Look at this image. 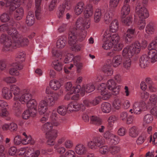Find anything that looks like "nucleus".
Wrapping results in <instances>:
<instances>
[{"instance_id": "obj_1", "label": "nucleus", "mask_w": 157, "mask_h": 157, "mask_svg": "<svg viewBox=\"0 0 157 157\" xmlns=\"http://www.w3.org/2000/svg\"><path fill=\"white\" fill-rule=\"evenodd\" d=\"M140 45L137 42L130 45L129 47L124 48L122 51V55L125 56L123 59V66L127 69L129 68L131 65V60L130 58L135 54H138L140 51Z\"/></svg>"}, {"instance_id": "obj_2", "label": "nucleus", "mask_w": 157, "mask_h": 157, "mask_svg": "<svg viewBox=\"0 0 157 157\" xmlns=\"http://www.w3.org/2000/svg\"><path fill=\"white\" fill-rule=\"evenodd\" d=\"M83 25V20L82 18L77 19L76 22L75 27L71 29L69 32V43L71 44H74L76 40V36L81 35L82 33V30H84Z\"/></svg>"}, {"instance_id": "obj_3", "label": "nucleus", "mask_w": 157, "mask_h": 157, "mask_svg": "<svg viewBox=\"0 0 157 157\" xmlns=\"http://www.w3.org/2000/svg\"><path fill=\"white\" fill-rule=\"evenodd\" d=\"M52 123L48 122L43 125L41 128L42 130L45 132L46 134L49 135L47 144L50 146H53L55 144L54 140L57 136V131L55 129L52 130Z\"/></svg>"}, {"instance_id": "obj_4", "label": "nucleus", "mask_w": 157, "mask_h": 157, "mask_svg": "<svg viewBox=\"0 0 157 157\" xmlns=\"http://www.w3.org/2000/svg\"><path fill=\"white\" fill-rule=\"evenodd\" d=\"M135 11L136 14L140 18L146 19L149 17V14L148 10L144 6H142L140 2L136 3Z\"/></svg>"}, {"instance_id": "obj_5", "label": "nucleus", "mask_w": 157, "mask_h": 157, "mask_svg": "<svg viewBox=\"0 0 157 157\" xmlns=\"http://www.w3.org/2000/svg\"><path fill=\"white\" fill-rule=\"evenodd\" d=\"M88 147L91 149L95 150L98 149L103 145V142L102 138L99 137H94L92 141L88 143Z\"/></svg>"}, {"instance_id": "obj_6", "label": "nucleus", "mask_w": 157, "mask_h": 157, "mask_svg": "<svg viewBox=\"0 0 157 157\" xmlns=\"http://www.w3.org/2000/svg\"><path fill=\"white\" fill-rule=\"evenodd\" d=\"M135 28H131L128 29L126 32L124 34V37L126 43H130L132 41L135 33Z\"/></svg>"}, {"instance_id": "obj_7", "label": "nucleus", "mask_w": 157, "mask_h": 157, "mask_svg": "<svg viewBox=\"0 0 157 157\" xmlns=\"http://www.w3.org/2000/svg\"><path fill=\"white\" fill-rule=\"evenodd\" d=\"M13 67L10 68L9 70L10 74L12 75L17 76L19 75V72L17 70H21L23 69V66L18 63H13L12 64Z\"/></svg>"}, {"instance_id": "obj_8", "label": "nucleus", "mask_w": 157, "mask_h": 157, "mask_svg": "<svg viewBox=\"0 0 157 157\" xmlns=\"http://www.w3.org/2000/svg\"><path fill=\"white\" fill-rule=\"evenodd\" d=\"M86 35L84 34H81V35H78V36H76V40L75 41V43L74 44H70L69 43V39H68V43L69 44L72 46L71 48V49L73 51H79L80 50V47L78 45H76L75 43L76 42L78 41L81 42L86 37ZM69 39V38H68Z\"/></svg>"}, {"instance_id": "obj_9", "label": "nucleus", "mask_w": 157, "mask_h": 157, "mask_svg": "<svg viewBox=\"0 0 157 157\" xmlns=\"http://www.w3.org/2000/svg\"><path fill=\"white\" fill-rule=\"evenodd\" d=\"M27 104V106L28 108V109L32 112V115H36L37 113L36 108L37 103L36 101L34 99L28 101Z\"/></svg>"}, {"instance_id": "obj_10", "label": "nucleus", "mask_w": 157, "mask_h": 157, "mask_svg": "<svg viewBox=\"0 0 157 157\" xmlns=\"http://www.w3.org/2000/svg\"><path fill=\"white\" fill-rule=\"evenodd\" d=\"M10 90L14 95V101L18 100L21 95V90L20 88L15 85L10 86Z\"/></svg>"}, {"instance_id": "obj_11", "label": "nucleus", "mask_w": 157, "mask_h": 157, "mask_svg": "<svg viewBox=\"0 0 157 157\" xmlns=\"http://www.w3.org/2000/svg\"><path fill=\"white\" fill-rule=\"evenodd\" d=\"M43 104L50 107L53 106L55 104L54 98L50 95H46L44 97V100L41 101Z\"/></svg>"}, {"instance_id": "obj_12", "label": "nucleus", "mask_w": 157, "mask_h": 157, "mask_svg": "<svg viewBox=\"0 0 157 157\" xmlns=\"http://www.w3.org/2000/svg\"><path fill=\"white\" fill-rule=\"evenodd\" d=\"M149 58L146 55H144L141 56L139 61L140 65L143 68H145L147 67L149 63Z\"/></svg>"}, {"instance_id": "obj_13", "label": "nucleus", "mask_w": 157, "mask_h": 157, "mask_svg": "<svg viewBox=\"0 0 157 157\" xmlns=\"http://www.w3.org/2000/svg\"><path fill=\"white\" fill-rule=\"evenodd\" d=\"M85 6L84 2L80 1L76 4L75 8V12L77 15L80 14L85 9Z\"/></svg>"}, {"instance_id": "obj_14", "label": "nucleus", "mask_w": 157, "mask_h": 157, "mask_svg": "<svg viewBox=\"0 0 157 157\" xmlns=\"http://www.w3.org/2000/svg\"><path fill=\"white\" fill-rule=\"evenodd\" d=\"M75 150L76 153L79 155H85L87 151V148L82 144H79L77 145Z\"/></svg>"}, {"instance_id": "obj_15", "label": "nucleus", "mask_w": 157, "mask_h": 157, "mask_svg": "<svg viewBox=\"0 0 157 157\" xmlns=\"http://www.w3.org/2000/svg\"><path fill=\"white\" fill-rule=\"evenodd\" d=\"M35 18L33 12L29 11L26 17V23L28 26H31L34 23Z\"/></svg>"}, {"instance_id": "obj_16", "label": "nucleus", "mask_w": 157, "mask_h": 157, "mask_svg": "<svg viewBox=\"0 0 157 157\" xmlns=\"http://www.w3.org/2000/svg\"><path fill=\"white\" fill-rule=\"evenodd\" d=\"M67 41V37L65 36L60 37L56 42V47L59 48H62L66 45Z\"/></svg>"}, {"instance_id": "obj_17", "label": "nucleus", "mask_w": 157, "mask_h": 157, "mask_svg": "<svg viewBox=\"0 0 157 157\" xmlns=\"http://www.w3.org/2000/svg\"><path fill=\"white\" fill-rule=\"evenodd\" d=\"M105 10L103 8L101 9H97L94 14V19L95 22L98 23L100 20L102 13L104 12Z\"/></svg>"}, {"instance_id": "obj_18", "label": "nucleus", "mask_w": 157, "mask_h": 157, "mask_svg": "<svg viewBox=\"0 0 157 157\" xmlns=\"http://www.w3.org/2000/svg\"><path fill=\"white\" fill-rule=\"evenodd\" d=\"M32 95L29 93H25L21 96L19 99L20 102L22 104H24L25 103H27L28 101L31 100Z\"/></svg>"}, {"instance_id": "obj_19", "label": "nucleus", "mask_w": 157, "mask_h": 157, "mask_svg": "<svg viewBox=\"0 0 157 157\" xmlns=\"http://www.w3.org/2000/svg\"><path fill=\"white\" fill-rule=\"evenodd\" d=\"M24 10L23 8L20 7L17 9L14 14V19L17 20H21L23 17Z\"/></svg>"}, {"instance_id": "obj_20", "label": "nucleus", "mask_w": 157, "mask_h": 157, "mask_svg": "<svg viewBox=\"0 0 157 157\" xmlns=\"http://www.w3.org/2000/svg\"><path fill=\"white\" fill-rule=\"evenodd\" d=\"M2 94L4 98L6 99H10L12 97V92L9 89L6 88L4 87L2 90Z\"/></svg>"}, {"instance_id": "obj_21", "label": "nucleus", "mask_w": 157, "mask_h": 157, "mask_svg": "<svg viewBox=\"0 0 157 157\" xmlns=\"http://www.w3.org/2000/svg\"><path fill=\"white\" fill-rule=\"evenodd\" d=\"M130 11V7L129 5H123L121 10V17L124 18L128 15Z\"/></svg>"}, {"instance_id": "obj_22", "label": "nucleus", "mask_w": 157, "mask_h": 157, "mask_svg": "<svg viewBox=\"0 0 157 157\" xmlns=\"http://www.w3.org/2000/svg\"><path fill=\"white\" fill-rule=\"evenodd\" d=\"M52 67L57 71H60L63 69V64L59 59L55 60L52 62Z\"/></svg>"}, {"instance_id": "obj_23", "label": "nucleus", "mask_w": 157, "mask_h": 157, "mask_svg": "<svg viewBox=\"0 0 157 157\" xmlns=\"http://www.w3.org/2000/svg\"><path fill=\"white\" fill-rule=\"evenodd\" d=\"M101 108L102 111L106 113H109L111 110V105L108 102L103 103L101 105Z\"/></svg>"}, {"instance_id": "obj_24", "label": "nucleus", "mask_w": 157, "mask_h": 157, "mask_svg": "<svg viewBox=\"0 0 157 157\" xmlns=\"http://www.w3.org/2000/svg\"><path fill=\"white\" fill-rule=\"evenodd\" d=\"M8 34L11 35L12 37L16 38H19L20 35L18 33L17 30L11 26L10 29L8 32Z\"/></svg>"}, {"instance_id": "obj_25", "label": "nucleus", "mask_w": 157, "mask_h": 157, "mask_svg": "<svg viewBox=\"0 0 157 157\" xmlns=\"http://www.w3.org/2000/svg\"><path fill=\"white\" fill-rule=\"evenodd\" d=\"M118 21L116 19L113 20L110 25V31L112 33L116 32L118 29Z\"/></svg>"}, {"instance_id": "obj_26", "label": "nucleus", "mask_w": 157, "mask_h": 157, "mask_svg": "<svg viewBox=\"0 0 157 157\" xmlns=\"http://www.w3.org/2000/svg\"><path fill=\"white\" fill-rule=\"evenodd\" d=\"M139 132L137 128L135 126H133L130 128L129 130V135L132 137H136L138 136Z\"/></svg>"}, {"instance_id": "obj_27", "label": "nucleus", "mask_w": 157, "mask_h": 157, "mask_svg": "<svg viewBox=\"0 0 157 157\" xmlns=\"http://www.w3.org/2000/svg\"><path fill=\"white\" fill-rule=\"evenodd\" d=\"M117 120V118L115 115H112L110 116L108 119V127L109 129H111L113 125L115 122Z\"/></svg>"}, {"instance_id": "obj_28", "label": "nucleus", "mask_w": 157, "mask_h": 157, "mask_svg": "<svg viewBox=\"0 0 157 157\" xmlns=\"http://www.w3.org/2000/svg\"><path fill=\"white\" fill-rule=\"evenodd\" d=\"M123 59L121 55L115 56L113 58L114 61L113 63V66L115 67H118L121 63Z\"/></svg>"}, {"instance_id": "obj_29", "label": "nucleus", "mask_w": 157, "mask_h": 157, "mask_svg": "<svg viewBox=\"0 0 157 157\" xmlns=\"http://www.w3.org/2000/svg\"><path fill=\"white\" fill-rule=\"evenodd\" d=\"M6 7H9V13L10 14H11V13L16 9L15 4L12 0L6 1Z\"/></svg>"}, {"instance_id": "obj_30", "label": "nucleus", "mask_w": 157, "mask_h": 157, "mask_svg": "<svg viewBox=\"0 0 157 157\" xmlns=\"http://www.w3.org/2000/svg\"><path fill=\"white\" fill-rule=\"evenodd\" d=\"M49 86L52 90H56L60 88L61 84L59 81L55 80L49 83Z\"/></svg>"}, {"instance_id": "obj_31", "label": "nucleus", "mask_w": 157, "mask_h": 157, "mask_svg": "<svg viewBox=\"0 0 157 157\" xmlns=\"http://www.w3.org/2000/svg\"><path fill=\"white\" fill-rule=\"evenodd\" d=\"M90 123L91 124L99 125L102 123V121L101 119L94 116H91L90 118Z\"/></svg>"}, {"instance_id": "obj_32", "label": "nucleus", "mask_w": 157, "mask_h": 157, "mask_svg": "<svg viewBox=\"0 0 157 157\" xmlns=\"http://www.w3.org/2000/svg\"><path fill=\"white\" fill-rule=\"evenodd\" d=\"M25 54L23 52H20L18 53L16 58V60L17 62L15 63H18L21 64L22 62L25 61Z\"/></svg>"}, {"instance_id": "obj_33", "label": "nucleus", "mask_w": 157, "mask_h": 157, "mask_svg": "<svg viewBox=\"0 0 157 157\" xmlns=\"http://www.w3.org/2000/svg\"><path fill=\"white\" fill-rule=\"evenodd\" d=\"M146 33L148 34H151L155 31L154 25L152 22H150L147 25L145 29Z\"/></svg>"}, {"instance_id": "obj_34", "label": "nucleus", "mask_w": 157, "mask_h": 157, "mask_svg": "<svg viewBox=\"0 0 157 157\" xmlns=\"http://www.w3.org/2000/svg\"><path fill=\"white\" fill-rule=\"evenodd\" d=\"M102 71L107 75H110L113 73V70L109 65H104L102 68Z\"/></svg>"}, {"instance_id": "obj_35", "label": "nucleus", "mask_w": 157, "mask_h": 157, "mask_svg": "<svg viewBox=\"0 0 157 157\" xmlns=\"http://www.w3.org/2000/svg\"><path fill=\"white\" fill-rule=\"evenodd\" d=\"M42 103L40 101L38 106V112L40 115L44 114L47 109V106Z\"/></svg>"}, {"instance_id": "obj_36", "label": "nucleus", "mask_w": 157, "mask_h": 157, "mask_svg": "<svg viewBox=\"0 0 157 157\" xmlns=\"http://www.w3.org/2000/svg\"><path fill=\"white\" fill-rule=\"evenodd\" d=\"M156 103V96L152 94L150 97L148 101V106L149 107L155 105Z\"/></svg>"}, {"instance_id": "obj_37", "label": "nucleus", "mask_w": 157, "mask_h": 157, "mask_svg": "<svg viewBox=\"0 0 157 157\" xmlns=\"http://www.w3.org/2000/svg\"><path fill=\"white\" fill-rule=\"evenodd\" d=\"M120 40V37L118 34L117 33L113 34L109 38V40L113 44L118 43Z\"/></svg>"}, {"instance_id": "obj_38", "label": "nucleus", "mask_w": 157, "mask_h": 157, "mask_svg": "<svg viewBox=\"0 0 157 157\" xmlns=\"http://www.w3.org/2000/svg\"><path fill=\"white\" fill-rule=\"evenodd\" d=\"M156 50H154V51H149L148 54L150 55L151 56V62L153 63L157 61V52Z\"/></svg>"}, {"instance_id": "obj_39", "label": "nucleus", "mask_w": 157, "mask_h": 157, "mask_svg": "<svg viewBox=\"0 0 157 157\" xmlns=\"http://www.w3.org/2000/svg\"><path fill=\"white\" fill-rule=\"evenodd\" d=\"M113 14L110 12L106 13L104 17V20L106 24L109 23L112 20Z\"/></svg>"}, {"instance_id": "obj_40", "label": "nucleus", "mask_w": 157, "mask_h": 157, "mask_svg": "<svg viewBox=\"0 0 157 157\" xmlns=\"http://www.w3.org/2000/svg\"><path fill=\"white\" fill-rule=\"evenodd\" d=\"M105 40V41L102 45V48L105 50L110 49L112 48L113 44L108 39Z\"/></svg>"}, {"instance_id": "obj_41", "label": "nucleus", "mask_w": 157, "mask_h": 157, "mask_svg": "<svg viewBox=\"0 0 157 157\" xmlns=\"http://www.w3.org/2000/svg\"><path fill=\"white\" fill-rule=\"evenodd\" d=\"M133 110L134 113L136 114H139L140 113L141 109L139 106L138 102H136L134 103Z\"/></svg>"}, {"instance_id": "obj_42", "label": "nucleus", "mask_w": 157, "mask_h": 157, "mask_svg": "<svg viewBox=\"0 0 157 157\" xmlns=\"http://www.w3.org/2000/svg\"><path fill=\"white\" fill-rule=\"evenodd\" d=\"M32 112H31V111L28 109L26 110L23 113L22 116L23 119H27L30 116H31L32 117H34L36 115H32Z\"/></svg>"}, {"instance_id": "obj_43", "label": "nucleus", "mask_w": 157, "mask_h": 157, "mask_svg": "<svg viewBox=\"0 0 157 157\" xmlns=\"http://www.w3.org/2000/svg\"><path fill=\"white\" fill-rule=\"evenodd\" d=\"M74 110L78 111L81 110L83 111L85 110L86 109L85 106L83 104H79L75 102L74 103Z\"/></svg>"}, {"instance_id": "obj_44", "label": "nucleus", "mask_w": 157, "mask_h": 157, "mask_svg": "<svg viewBox=\"0 0 157 157\" xmlns=\"http://www.w3.org/2000/svg\"><path fill=\"white\" fill-rule=\"evenodd\" d=\"M11 25L8 23L3 24L0 26V32H5L6 31L8 33Z\"/></svg>"}, {"instance_id": "obj_45", "label": "nucleus", "mask_w": 157, "mask_h": 157, "mask_svg": "<svg viewBox=\"0 0 157 157\" xmlns=\"http://www.w3.org/2000/svg\"><path fill=\"white\" fill-rule=\"evenodd\" d=\"M81 88V86L80 85H77L75 87L73 86L72 87L71 92H68V94H71L74 93H79L80 91Z\"/></svg>"}, {"instance_id": "obj_46", "label": "nucleus", "mask_w": 157, "mask_h": 157, "mask_svg": "<svg viewBox=\"0 0 157 157\" xmlns=\"http://www.w3.org/2000/svg\"><path fill=\"white\" fill-rule=\"evenodd\" d=\"M121 21L126 26H129L132 24L133 21L132 18L130 17H128L124 19L122 18Z\"/></svg>"}, {"instance_id": "obj_47", "label": "nucleus", "mask_w": 157, "mask_h": 157, "mask_svg": "<svg viewBox=\"0 0 157 157\" xmlns=\"http://www.w3.org/2000/svg\"><path fill=\"white\" fill-rule=\"evenodd\" d=\"M77 58L76 57L74 58V56L72 54H68L66 56L64 60L65 63H68L69 62L72 61V60L74 61V60L75 59H76Z\"/></svg>"}, {"instance_id": "obj_48", "label": "nucleus", "mask_w": 157, "mask_h": 157, "mask_svg": "<svg viewBox=\"0 0 157 157\" xmlns=\"http://www.w3.org/2000/svg\"><path fill=\"white\" fill-rule=\"evenodd\" d=\"M109 90L112 89L116 86V84L114 81L113 79L109 80L107 82L106 85Z\"/></svg>"}, {"instance_id": "obj_49", "label": "nucleus", "mask_w": 157, "mask_h": 157, "mask_svg": "<svg viewBox=\"0 0 157 157\" xmlns=\"http://www.w3.org/2000/svg\"><path fill=\"white\" fill-rule=\"evenodd\" d=\"M3 80L7 83H14L17 81L16 78L12 76L4 78Z\"/></svg>"}, {"instance_id": "obj_50", "label": "nucleus", "mask_w": 157, "mask_h": 157, "mask_svg": "<svg viewBox=\"0 0 157 157\" xmlns=\"http://www.w3.org/2000/svg\"><path fill=\"white\" fill-rule=\"evenodd\" d=\"M120 150V148L117 146L110 147L109 148V151L112 154H115L118 153Z\"/></svg>"}, {"instance_id": "obj_51", "label": "nucleus", "mask_w": 157, "mask_h": 157, "mask_svg": "<svg viewBox=\"0 0 157 157\" xmlns=\"http://www.w3.org/2000/svg\"><path fill=\"white\" fill-rule=\"evenodd\" d=\"M57 112L60 115H65L67 112L66 108L63 106H59L57 108Z\"/></svg>"}, {"instance_id": "obj_52", "label": "nucleus", "mask_w": 157, "mask_h": 157, "mask_svg": "<svg viewBox=\"0 0 157 157\" xmlns=\"http://www.w3.org/2000/svg\"><path fill=\"white\" fill-rule=\"evenodd\" d=\"M13 105V109L16 112H18L20 110L21 108V104L19 102V99L15 101Z\"/></svg>"}, {"instance_id": "obj_53", "label": "nucleus", "mask_w": 157, "mask_h": 157, "mask_svg": "<svg viewBox=\"0 0 157 157\" xmlns=\"http://www.w3.org/2000/svg\"><path fill=\"white\" fill-rule=\"evenodd\" d=\"M157 48V43L155 40L152 42L148 46V49L149 51H154V50H155Z\"/></svg>"}, {"instance_id": "obj_54", "label": "nucleus", "mask_w": 157, "mask_h": 157, "mask_svg": "<svg viewBox=\"0 0 157 157\" xmlns=\"http://www.w3.org/2000/svg\"><path fill=\"white\" fill-rule=\"evenodd\" d=\"M0 20L2 22H6L10 20V17L8 13H3L0 17Z\"/></svg>"}, {"instance_id": "obj_55", "label": "nucleus", "mask_w": 157, "mask_h": 157, "mask_svg": "<svg viewBox=\"0 0 157 157\" xmlns=\"http://www.w3.org/2000/svg\"><path fill=\"white\" fill-rule=\"evenodd\" d=\"M74 64L77 67L78 72H80L82 67V63L77 61L75 59L74 60Z\"/></svg>"}, {"instance_id": "obj_56", "label": "nucleus", "mask_w": 157, "mask_h": 157, "mask_svg": "<svg viewBox=\"0 0 157 157\" xmlns=\"http://www.w3.org/2000/svg\"><path fill=\"white\" fill-rule=\"evenodd\" d=\"M153 120V117L150 114L146 115L144 118V122L147 124H149Z\"/></svg>"}, {"instance_id": "obj_57", "label": "nucleus", "mask_w": 157, "mask_h": 157, "mask_svg": "<svg viewBox=\"0 0 157 157\" xmlns=\"http://www.w3.org/2000/svg\"><path fill=\"white\" fill-rule=\"evenodd\" d=\"M21 44V46L27 45L28 44V40L27 38L21 37V36L18 38Z\"/></svg>"}, {"instance_id": "obj_58", "label": "nucleus", "mask_w": 157, "mask_h": 157, "mask_svg": "<svg viewBox=\"0 0 157 157\" xmlns=\"http://www.w3.org/2000/svg\"><path fill=\"white\" fill-rule=\"evenodd\" d=\"M25 139L23 140V143L24 144H26L29 143H30L31 144H33L34 143V140H32V138L31 136L29 135L25 137Z\"/></svg>"}, {"instance_id": "obj_59", "label": "nucleus", "mask_w": 157, "mask_h": 157, "mask_svg": "<svg viewBox=\"0 0 157 157\" xmlns=\"http://www.w3.org/2000/svg\"><path fill=\"white\" fill-rule=\"evenodd\" d=\"M146 136L144 134H141L138 138L136 143L138 144H141L143 143L145 140Z\"/></svg>"}, {"instance_id": "obj_60", "label": "nucleus", "mask_w": 157, "mask_h": 157, "mask_svg": "<svg viewBox=\"0 0 157 157\" xmlns=\"http://www.w3.org/2000/svg\"><path fill=\"white\" fill-rule=\"evenodd\" d=\"M120 0H110L109 6L111 8H115L117 6Z\"/></svg>"}, {"instance_id": "obj_61", "label": "nucleus", "mask_w": 157, "mask_h": 157, "mask_svg": "<svg viewBox=\"0 0 157 157\" xmlns=\"http://www.w3.org/2000/svg\"><path fill=\"white\" fill-rule=\"evenodd\" d=\"M84 87L85 89L86 92L88 93H90L93 91L95 89L94 86L92 84H87Z\"/></svg>"}, {"instance_id": "obj_62", "label": "nucleus", "mask_w": 157, "mask_h": 157, "mask_svg": "<svg viewBox=\"0 0 157 157\" xmlns=\"http://www.w3.org/2000/svg\"><path fill=\"white\" fill-rule=\"evenodd\" d=\"M138 27L140 30L143 29L145 25V22L144 20L142 19L139 20L138 22Z\"/></svg>"}, {"instance_id": "obj_63", "label": "nucleus", "mask_w": 157, "mask_h": 157, "mask_svg": "<svg viewBox=\"0 0 157 157\" xmlns=\"http://www.w3.org/2000/svg\"><path fill=\"white\" fill-rule=\"evenodd\" d=\"M101 94L102 95V98L104 100L108 99L111 96L112 94L110 92L107 91H104L103 93H102Z\"/></svg>"}, {"instance_id": "obj_64", "label": "nucleus", "mask_w": 157, "mask_h": 157, "mask_svg": "<svg viewBox=\"0 0 157 157\" xmlns=\"http://www.w3.org/2000/svg\"><path fill=\"white\" fill-rule=\"evenodd\" d=\"M100 146L99 148V151L102 154H105L108 153L109 151V148L107 146Z\"/></svg>"}]
</instances>
